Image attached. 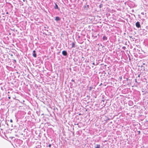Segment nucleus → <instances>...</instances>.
Returning <instances> with one entry per match:
<instances>
[{"instance_id": "obj_1", "label": "nucleus", "mask_w": 148, "mask_h": 148, "mask_svg": "<svg viewBox=\"0 0 148 148\" xmlns=\"http://www.w3.org/2000/svg\"><path fill=\"white\" fill-rule=\"evenodd\" d=\"M136 26L137 28H138L140 27L141 26L139 22H137L136 23Z\"/></svg>"}, {"instance_id": "obj_2", "label": "nucleus", "mask_w": 148, "mask_h": 148, "mask_svg": "<svg viewBox=\"0 0 148 148\" xmlns=\"http://www.w3.org/2000/svg\"><path fill=\"white\" fill-rule=\"evenodd\" d=\"M62 53L63 56H67V51L65 50L63 51L62 52Z\"/></svg>"}, {"instance_id": "obj_3", "label": "nucleus", "mask_w": 148, "mask_h": 148, "mask_svg": "<svg viewBox=\"0 0 148 148\" xmlns=\"http://www.w3.org/2000/svg\"><path fill=\"white\" fill-rule=\"evenodd\" d=\"M54 8L55 9H58V10H60V9L59 8H58V5L56 3H55V5L54 7Z\"/></svg>"}, {"instance_id": "obj_4", "label": "nucleus", "mask_w": 148, "mask_h": 148, "mask_svg": "<svg viewBox=\"0 0 148 148\" xmlns=\"http://www.w3.org/2000/svg\"><path fill=\"white\" fill-rule=\"evenodd\" d=\"M84 8L85 9V10H87L89 7V5H84Z\"/></svg>"}, {"instance_id": "obj_5", "label": "nucleus", "mask_w": 148, "mask_h": 148, "mask_svg": "<svg viewBox=\"0 0 148 148\" xmlns=\"http://www.w3.org/2000/svg\"><path fill=\"white\" fill-rule=\"evenodd\" d=\"M33 56L35 58L36 57V51L35 50L33 51Z\"/></svg>"}, {"instance_id": "obj_6", "label": "nucleus", "mask_w": 148, "mask_h": 148, "mask_svg": "<svg viewBox=\"0 0 148 148\" xmlns=\"http://www.w3.org/2000/svg\"><path fill=\"white\" fill-rule=\"evenodd\" d=\"M55 20L57 21L60 20V18L58 16H56L55 17Z\"/></svg>"}, {"instance_id": "obj_7", "label": "nucleus", "mask_w": 148, "mask_h": 148, "mask_svg": "<svg viewBox=\"0 0 148 148\" xmlns=\"http://www.w3.org/2000/svg\"><path fill=\"white\" fill-rule=\"evenodd\" d=\"M107 39H108V38H107V37L106 36L104 35L103 36V40H104V41L106 40H107Z\"/></svg>"}, {"instance_id": "obj_8", "label": "nucleus", "mask_w": 148, "mask_h": 148, "mask_svg": "<svg viewBox=\"0 0 148 148\" xmlns=\"http://www.w3.org/2000/svg\"><path fill=\"white\" fill-rule=\"evenodd\" d=\"M100 145L99 144L95 145V148H100Z\"/></svg>"}, {"instance_id": "obj_9", "label": "nucleus", "mask_w": 148, "mask_h": 148, "mask_svg": "<svg viewBox=\"0 0 148 148\" xmlns=\"http://www.w3.org/2000/svg\"><path fill=\"white\" fill-rule=\"evenodd\" d=\"M140 66V67L141 68V70H142L143 71H145V67L143 66V65H141Z\"/></svg>"}, {"instance_id": "obj_10", "label": "nucleus", "mask_w": 148, "mask_h": 148, "mask_svg": "<svg viewBox=\"0 0 148 148\" xmlns=\"http://www.w3.org/2000/svg\"><path fill=\"white\" fill-rule=\"evenodd\" d=\"M75 47V43L74 42H72V48Z\"/></svg>"}, {"instance_id": "obj_11", "label": "nucleus", "mask_w": 148, "mask_h": 148, "mask_svg": "<svg viewBox=\"0 0 148 148\" xmlns=\"http://www.w3.org/2000/svg\"><path fill=\"white\" fill-rule=\"evenodd\" d=\"M133 103L132 101H130L129 102V105H130V106H131L132 105Z\"/></svg>"}, {"instance_id": "obj_12", "label": "nucleus", "mask_w": 148, "mask_h": 148, "mask_svg": "<svg viewBox=\"0 0 148 148\" xmlns=\"http://www.w3.org/2000/svg\"><path fill=\"white\" fill-rule=\"evenodd\" d=\"M93 87L92 86H90L89 87V90L91 91Z\"/></svg>"}, {"instance_id": "obj_13", "label": "nucleus", "mask_w": 148, "mask_h": 148, "mask_svg": "<svg viewBox=\"0 0 148 148\" xmlns=\"http://www.w3.org/2000/svg\"><path fill=\"white\" fill-rule=\"evenodd\" d=\"M103 5L102 4H101L99 6V8H102L103 7Z\"/></svg>"}, {"instance_id": "obj_14", "label": "nucleus", "mask_w": 148, "mask_h": 148, "mask_svg": "<svg viewBox=\"0 0 148 148\" xmlns=\"http://www.w3.org/2000/svg\"><path fill=\"white\" fill-rule=\"evenodd\" d=\"M51 33H50V32H48V34L47 33V35H48V36H49V35H51Z\"/></svg>"}, {"instance_id": "obj_15", "label": "nucleus", "mask_w": 148, "mask_h": 148, "mask_svg": "<svg viewBox=\"0 0 148 148\" xmlns=\"http://www.w3.org/2000/svg\"><path fill=\"white\" fill-rule=\"evenodd\" d=\"M119 80L121 81L122 79V76H120L119 77Z\"/></svg>"}, {"instance_id": "obj_16", "label": "nucleus", "mask_w": 148, "mask_h": 148, "mask_svg": "<svg viewBox=\"0 0 148 148\" xmlns=\"http://www.w3.org/2000/svg\"><path fill=\"white\" fill-rule=\"evenodd\" d=\"M122 49H124V50H125V49H126V47H125V46L123 47H122Z\"/></svg>"}, {"instance_id": "obj_17", "label": "nucleus", "mask_w": 148, "mask_h": 148, "mask_svg": "<svg viewBox=\"0 0 148 148\" xmlns=\"http://www.w3.org/2000/svg\"><path fill=\"white\" fill-rule=\"evenodd\" d=\"M71 81L72 82H75V81L74 80H73V79H72L71 80Z\"/></svg>"}, {"instance_id": "obj_18", "label": "nucleus", "mask_w": 148, "mask_h": 148, "mask_svg": "<svg viewBox=\"0 0 148 148\" xmlns=\"http://www.w3.org/2000/svg\"><path fill=\"white\" fill-rule=\"evenodd\" d=\"M10 122H11V123H12L13 122V121L12 119H11L10 120Z\"/></svg>"}, {"instance_id": "obj_19", "label": "nucleus", "mask_w": 148, "mask_h": 148, "mask_svg": "<svg viewBox=\"0 0 148 148\" xmlns=\"http://www.w3.org/2000/svg\"><path fill=\"white\" fill-rule=\"evenodd\" d=\"M51 144H50L49 145V147H51Z\"/></svg>"}, {"instance_id": "obj_20", "label": "nucleus", "mask_w": 148, "mask_h": 148, "mask_svg": "<svg viewBox=\"0 0 148 148\" xmlns=\"http://www.w3.org/2000/svg\"><path fill=\"white\" fill-rule=\"evenodd\" d=\"M138 132V134H140V131H139Z\"/></svg>"}, {"instance_id": "obj_21", "label": "nucleus", "mask_w": 148, "mask_h": 148, "mask_svg": "<svg viewBox=\"0 0 148 148\" xmlns=\"http://www.w3.org/2000/svg\"><path fill=\"white\" fill-rule=\"evenodd\" d=\"M135 82H136V83H137V80H136V79H135Z\"/></svg>"}, {"instance_id": "obj_22", "label": "nucleus", "mask_w": 148, "mask_h": 148, "mask_svg": "<svg viewBox=\"0 0 148 148\" xmlns=\"http://www.w3.org/2000/svg\"><path fill=\"white\" fill-rule=\"evenodd\" d=\"M8 98H9V99H10V97H8Z\"/></svg>"}, {"instance_id": "obj_23", "label": "nucleus", "mask_w": 148, "mask_h": 148, "mask_svg": "<svg viewBox=\"0 0 148 148\" xmlns=\"http://www.w3.org/2000/svg\"><path fill=\"white\" fill-rule=\"evenodd\" d=\"M143 64V65H145V63H144Z\"/></svg>"}, {"instance_id": "obj_24", "label": "nucleus", "mask_w": 148, "mask_h": 148, "mask_svg": "<svg viewBox=\"0 0 148 148\" xmlns=\"http://www.w3.org/2000/svg\"><path fill=\"white\" fill-rule=\"evenodd\" d=\"M48 107H50V106H49V105H48Z\"/></svg>"}, {"instance_id": "obj_25", "label": "nucleus", "mask_w": 148, "mask_h": 148, "mask_svg": "<svg viewBox=\"0 0 148 148\" xmlns=\"http://www.w3.org/2000/svg\"><path fill=\"white\" fill-rule=\"evenodd\" d=\"M138 77H140V75H138Z\"/></svg>"}, {"instance_id": "obj_26", "label": "nucleus", "mask_w": 148, "mask_h": 148, "mask_svg": "<svg viewBox=\"0 0 148 148\" xmlns=\"http://www.w3.org/2000/svg\"><path fill=\"white\" fill-rule=\"evenodd\" d=\"M6 14H8V12H7L6 13Z\"/></svg>"}, {"instance_id": "obj_27", "label": "nucleus", "mask_w": 148, "mask_h": 148, "mask_svg": "<svg viewBox=\"0 0 148 148\" xmlns=\"http://www.w3.org/2000/svg\"><path fill=\"white\" fill-rule=\"evenodd\" d=\"M82 58H84V57H82Z\"/></svg>"}, {"instance_id": "obj_28", "label": "nucleus", "mask_w": 148, "mask_h": 148, "mask_svg": "<svg viewBox=\"0 0 148 148\" xmlns=\"http://www.w3.org/2000/svg\"><path fill=\"white\" fill-rule=\"evenodd\" d=\"M93 64H94V63H93Z\"/></svg>"}]
</instances>
